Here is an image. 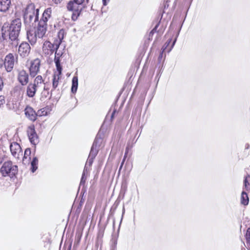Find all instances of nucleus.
<instances>
[{
	"label": "nucleus",
	"instance_id": "35",
	"mask_svg": "<svg viewBox=\"0 0 250 250\" xmlns=\"http://www.w3.org/2000/svg\"><path fill=\"white\" fill-rule=\"evenodd\" d=\"M3 86V81L1 78H0V91L2 90Z\"/></svg>",
	"mask_w": 250,
	"mask_h": 250
},
{
	"label": "nucleus",
	"instance_id": "3",
	"mask_svg": "<svg viewBox=\"0 0 250 250\" xmlns=\"http://www.w3.org/2000/svg\"><path fill=\"white\" fill-rule=\"evenodd\" d=\"M21 21L19 19L12 21L9 26L6 25L8 31L10 33V40L15 41L17 39L21 31Z\"/></svg>",
	"mask_w": 250,
	"mask_h": 250
},
{
	"label": "nucleus",
	"instance_id": "12",
	"mask_svg": "<svg viewBox=\"0 0 250 250\" xmlns=\"http://www.w3.org/2000/svg\"><path fill=\"white\" fill-rule=\"evenodd\" d=\"M37 36L39 39L42 38L45 35L47 31V24L41 23L39 21L38 25L36 28H35Z\"/></svg>",
	"mask_w": 250,
	"mask_h": 250
},
{
	"label": "nucleus",
	"instance_id": "30",
	"mask_svg": "<svg viewBox=\"0 0 250 250\" xmlns=\"http://www.w3.org/2000/svg\"><path fill=\"white\" fill-rule=\"evenodd\" d=\"M31 154V150L30 148H27L25 150L24 156L23 158V161H24L27 158V157L29 156Z\"/></svg>",
	"mask_w": 250,
	"mask_h": 250
},
{
	"label": "nucleus",
	"instance_id": "19",
	"mask_svg": "<svg viewBox=\"0 0 250 250\" xmlns=\"http://www.w3.org/2000/svg\"><path fill=\"white\" fill-rule=\"evenodd\" d=\"M11 5V0H0V11L6 12Z\"/></svg>",
	"mask_w": 250,
	"mask_h": 250
},
{
	"label": "nucleus",
	"instance_id": "4",
	"mask_svg": "<svg viewBox=\"0 0 250 250\" xmlns=\"http://www.w3.org/2000/svg\"><path fill=\"white\" fill-rule=\"evenodd\" d=\"M14 62L15 58L13 54L9 53L5 56L4 61V66L6 72H3L2 74V78L5 80H9V72H11L13 69Z\"/></svg>",
	"mask_w": 250,
	"mask_h": 250
},
{
	"label": "nucleus",
	"instance_id": "25",
	"mask_svg": "<svg viewBox=\"0 0 250 250\" xmlns=\"http://www.w3.org/2000/svg\"><path fill=\"white\" fill-rule=\"evenodd\" d=\"M43 82V80L42 79V76L41 75H38L35 78L33 84L38 88L40 86V85L42 84Z\"/></svg>",
	"mask_w": 250,
	"mask_h": 250
},
{
	"label": "nucleus",
	"instance_id": "5",
	"mask_svg": "<svg viewBox=\"0 0 250 250\" xmlns=\"http://www.w3.org/2000/svg\"><path fill=\"white\" fill-rule=\"evenodd\" d=\"M18 167L16 165H13L12 162L8 161L4 163L1 167L0 172L2 176H9L13 177L18 172Z\"/></svg>",
	"mask_w": 250,
	"mask_h": 250
},
{
	"label": "nucleus",
	"instance_id": "8",
	"mask_svg": "<svg viewBox=\"0 0 250 250\" xmlns=\"http://www.w3.org/2000/svg\"><path fill=\"white\" fill-rule=\"evenodd\" d=\"M30 64V75L31 77H34L37 75L39 71L41 65V61L39 59L36 58L31 61Z\"/></svg>",
	"mask_w": 250,
	"mask_h": 250
},
{
	"label": "nucleus",
	"instance_id": "21",
	"mask_svg": "<svg viewBox=\"0 0 250 250\" xmlns=\"http://www.w3.org/2000/svg\"><path fill=\"white\" fill-rule=\"evenodd\" d=\"M78 86V78L77 76H74L72 80L71 92L75 94L77 90Z\"/></svg>",
	"mask_w": 250,
	"mask_h": 250
},
{
	"label": "nucleus",
	"instance_id": "32",
	"mask_svg": "<svg viewBox=\"0 0 250 250\" xmlns=\"http://www.w3.org/2000/svg\"><path fill=\"white\" fill-rule=\"evenodd\" d=\"M94 158H92V157L88 156L87 160L86 161L85 167L87 168V165H89V166H91L93 163V161Z\"/></svg>",
	"mask_w": 250,
	"mask_h": 250
},
{
	"label": "nucleus",
	"instance_id": "33",
	"mask_svg": "<svg viewBox=\"0 0 250 250\" xmlns=\"http://www.w3.org/2000/svg\"><path fill=\"white\" fill-rule=\"evenodd\" d=\"M5 103V97L4 96H0V107L3 106Z\"/></svg>",
	"mask_w": 250,
	"mask_h": 250
},
{
	"label": "nucleus",
	"instance_id": "28",
	"mask_svg": "<svg viewBox=\"0 0 250 250\" xmlns=\"http://www.w3.org/2000/svg\"><path fill=\"white\" fill-rule=\"evenodd\" d=\"M245 188L247 191H250V175H247L244 181Z\"/></svg>",
	"mask_w": 250,
	"mask_h": 250
},
{
	"label": "nucleus",
	"instance_id": "43",
	"mask_svg": "<svg viewBox=\"0 0 250 250\" xmlns=\"http://www.w3.org/2000/svg\"><path fill=\"white\" fill-rule=\"evenodd\" d=\"M69 250H70V249H69Z\"/></svg>",
	"mask_w": 250,
	"mask_h": 250
},
{
	"label": "nucleus",
	"instance_id": "23",
	"mask_svg": "<svg viewBox=\"0 0 250 250\" xmlns=\"http://www.w3.org/2000/svg\"><path fill=\"white\" fill-rule=\"evenodd\" d=\"M38 159L37 157H34L31 162V170L34 172L38 168Z\"/></svg>",
	"mask_w": 250,
	"mask_h": 250
},
{
	"label": "nucleus",
	"instance_id": "18",
	"mask_svg": "<svg viewBox=\"0 0 250 250\" xmlns=\"http://www.w3.org/2000/svg\"><path fill=\"white\" fill-rule=\"evenodd\" d=\"M37 90V88L32 83H29L26 89L27 95L30 98L33 97L36 94Z\"/></svg>",
	"mask_w": 250,
	"mask_h": 250
},
{
	"label": "nucleus",
	"instance_id": "37",
	"mask_svg": "<svg viewBox=\"0 0 250 250\" xmlns=\"http://www.w3.org/2000/svg\"><path fill=\"white\" fill-rule=\"evenodd\" d=\"M126 153H127V151H126L125 153V155H126ZM125 156H124V159H123V161L122 162L121 165L120 167V170L122 168V167H123V164L124 163V162L125 161Z\"/></svg>",
	"mask_w": 250,
	"mask_h": 250
},
{
	"label": "nucleus",
	"instance_id": "17",
	"mask_svg": "<svg viewBox=\"0 0 250 250\" xmlns=\"http://www.w3.org/2000/svg\"><path fill=\"white\" fill-rule=\"evenodd\" d=\"M55 57L54 59V61L56 64V66L57 68V70L58 71H59V75L62 74V68L61 67V64H60V57L62 55V53L58 49H56L55 50Z\"/></svg>",
	"mask_w": 250,
	"mask_h": 250
},
{
	"label": "nucleus",
	"instance_id": "41",
	"mask_svg": "<svg viewBox=\"0 0 250 250\" xmlns=\"http://www.w3.org/2000/svg\"><path fill=\"white\" fill-rule=\"evenodd\" d=\"M115 111H114L112 113V115H111V118H113V116H114V114L115 113Z\"/></svg>",
	"mask_w": 250,
	"mask_h": 250
},
{
	"label": "nucleus",
	"instance_id": "9",
	"mask_svg": "<svg viewBox=\"0 0 250 250\" xmlns=\"http://www.w3.org/2000/svg\"><path fill=\"white\" fill-rule=\"evenodd\" d=\"M10 149L12 155L16 158L19 159L22 155V152L21 146L16 142H13L10 146Z\"/></svg>",
	"mask_w": 250,
	"mask_h": 250
},
{
	"label": "nucleus",
	"instance_id": "39",
	"mask_svg": "<svg viewBox=\"0 0 250 250\" xmlns=\"http://www.w3.org/2000/svg\"><path fill=\"white\" fill-rule=\"evenodd\" d=\"M43 90H44V91H47V94H49V92H48L49 88L47 87L45 84H44V86L43 87Z\"/></svg>",
	"mask_w": 250,
	"mask_h": 250
},
{
	"label": "nucleus",
	"instance_id": "24",
	"mask_svg": "<svg viewBox=\"0 0 250 250\" xmlns=\"http://www.w3.org/2000/svg\"><path fill=\"white\" fill-rule=\"evenodd\" d=\"M249 200L247 193L245 191H243L241 197V204L244 205H247L249 203Z\"/></svg>",
	"mask_w": 250,
	"mask_h": 250
},
{
	"label": "nucleus",
	"instance_id": "16",
	"mask_svg": "<svg viewBox=\"0 0 250 250\" xmlns=\"http://www.w3.org/2000/svg\"><path fill=\"white\" fill-rule=\"evenodd\" d=\"M25 114L27 118L32 121H35L37 119V113L30 106H27L25 110Z\"/></svg>",
	"mask_w": 250,
	"mask_h": 250
},
{
	"label": "nucleus",
	"instance_id": "7",
	"mask_svg": "<svg viewBox=\"0 0 250 250\" xmlns=\"http://www.w3.org/2000/svg\"><path fill=\"white\" fill-rule=\"evenodd\" d=\"M27 133L31 143L35 146L39 142V140L34 125H31L28 127Z\"/></svg>",
	"mask_w": 250,
	"mask_h": 250
},
{
	"label": "nucleus",
	"instance_id": "10",
	"mask_svg": "<svg viewBox=\"0 0 250 250\" xmlns=\"http://www.w3.org/2000/svg\"><path fill=\"white\" fill-rule=\"evenodd\" d=\"M31 50L30 45L26 42H22L19 46L18 49V53L22 58L27 57Z\"/></svg>",
	"mask_w": 250,
	"mask_h": 250
},
{
	"label": "nucleus",
	"instance_id": "34",
	"mask_svg": "<svg viewBox=\"0 0 250 250\" xmlns=\"http://www.w3.org/2000/svg\"><path fill=\"white\" fill-rule=\"evenodd\" d=\"M246 239L248 242H250V228L247 229L246 234Z\"/></svg>",
	"mask_w": 250,
	"mask_h": 250
},
{
	"label": "nucleus",
	"instance_id": "36",
	"mask_svg": "<svg viewBox=\"0 0 250 250\" xmlns=\"http://www.w3.org/2000/svg\"><path fill=\"white\" fill-rule=\"evenodd\" d=\"M158 25H156L155 27L150 32L149 36H150L151 35H153V34L154 33V32L156 31V28L157 27Z\"/></svg>",
	"mask_w": 250,
	"mask_h": 250
},
{
	"label": "nucleus",
	"instance_id": "26",
	"mask_svg": "<svg viewBox=\"0 0 250 250\" xmlns=\"http://www.w3.org/2000/svg\"><path fill=\"white\" fill-rule=\"evenodd\" d=\"M64 30L63 29L60 30L58 33V39L54 40L56 42H59V45L61 44L64 38Z\"/></svg>",
	"mask_w": 250,
	"mask_h": 250
},
{
	"label": "nucleus",
	"instance_id": "27",
	"mask_svg": "<svg viewBox=\"0 0 250 250\" xmlns=\"http://www.w3.org/2000/svg\"><path fill=\"white\" fill-rule=\"evenodd\" d=\"M59 73V71H58ZM58 73V74H55L53 76L52 86L54 89H55L58 85L59 80L60 79V76Z\"/></svg>",
	"mask_w": 250,
	"mask_h": 250
},
{
	"label": "nucleus",
	"instance_id": "40",
	"mask_svg": "<svg viewBox=\"0 0 250 250\" xmlns=\"http://www.w3.org/2000/svg\"><path fill=\"white\" fill-rule=\"evenodd\" d=\"M62 0H52L55 4L60 3Z\"/></svg>",
	"mask_w": 250,
	"mask_h": 250
},
{
	"label": "nucleus",
	"instance_id": "42",
	"mask_svg": "<svg viewBox=\"0 0 250 250\" xmlns=\"http://www.w3.org/2000/svg\"><path fill=\"white\" fill-rule=\"evenodd\" d=\"M2 162V159L0 158V164H1Z\"/></svg>",
	"mask_w": 250,
	"mask_h": 250
},
{
	"label": "nucleus",
	"instance_id": "14",
	"mask_svg": "<svg viewBox=\"0 0 250 250\" xmlns=\"http://www.w3.org/2000/svg\"><path fill=\"white\" fill-rule=\"evenodd\" d=\"M52 9L51 7H48L43 11L42 18L39 21L42 23L47 24V22L52 17Z\"/></svg>",
	"mask_w": 250,
	"mask_h": 250
},
{
	"label": "nucleus",
	"instance_id": "29",
	"mask_svg": "<svg viewBox=\"0 0 250 250\" xmlns=\"http://www.w3.org/2000/svg\"><path fill=\"white\" fill-rule=\"evenodd\" d=\"M87 168H86V167H84V170H83V173L82 177V178L81 180V182H80L81 184H83L86 179L87 176L86 175V172L87 171Z\"/></svg>",
	"mask_w": 250,
	"mask_h": 250
},
{
	"label": "nucleus",
	"instance_id": "22",
	"mask_svg": "<svg viewBox=\"0 0 250 250\" xmlns=\"http://www.w3.org/2000/svg\"><path fill=\"white\" fill-rule=\"evenodd\" d=\"M176 40H177V38H175V39H174V41L173 42L172 44L171 45L170 47L169 48H167V47H168L169 44L170 43V42H171V39H169L168 40V41L167 42H166V43L165 44V45L163 47V51H164L165 50H167V52H169L171 50L172 48L173 47V46L176 42Z\"/></svg>",
	"mask_w": 250,
	"mask_h": 250
},
{
	"label": "nucleus",
	"instance_id": "2",
	"mask_svg": "<svg viewBox=\"0 0 250 250\" xmlns=\"http://www.w3.org/2000/svg\"><path fill=\"white\" fill-rule=\"evenodd\" d=\"M88 0H71L67 5L68 11L73 12L72 19L75 21L77 20L83 9L86 7Z\"/></svg>",
	"mask_w": 250,
	"mask_h": 250
},
{
	"label": "nucleus",
	"instance_id": "31",
	"mask_svg": "<svg viewBox=\"0 0 250 250\" xmlns=\"http://www.w3.org/2000/svg\"><path fill=\"white\" fill-rule=\"evenodd\" d=\"M47 114V112L44 108H42L40 110H39L37 113V116H44Z\"/></svg>",
	"mask_w": 250,
	"mask_h": 250
},
{
	"label": "nucleus",
	"instance_id": "6",
	"mask_svg": "<svg viewBox=\"0 0 250 250\" xmlns=\"http://www.w3.org/2000/svg\"><path fill=\"white\" fill-rule=\"evenodd\" d=\"M59 42H56L54 41V42L52 43L49 41H45L42 46L43 53L46 55H51L56 49L59 48Z\"/></svg>",
	"mask_w": 250,
	"mask_h": 250
},
{
	"label": "nucleus",
	"instance_id": "11",
	"mask_svg": "<svg viewBox=\"0 0 250 250\" xmlns=\"http://www.w3.org/2000/svg\"><path fill=\"white\" fill-rule=\"evenodd\" d=\"M18 80L19 83L23 86L26 85L28 83L29 75L23 69L18 70Z\"/></svg>",
	"mask_w": 250,
	"mask_h": 250
},
{
	"label": "nucleus",
	"instance_id": "20",
	"mask_svg": "<svg viewBox=\"0 0 250 250\" xmlns=\"http://www.w3.org/2000/svg\"><path fill=\"white\" fill-rule=\"evenodd\" d=\"M8 31L6 24H4L1 29V38L2 40H6L8 38L10 39V33Z\"/></svg>",
	"mask_w": 250,
	"mask_h": 250
},
{
	"label": "nucleus",
	"instance_id": "15",
	"mask_svg": "<svg viewBox=\"0 0 250 250\" xmlns=\"http://www.w3.org/2000/svg\"><path fill=\"white\" fill-rule=\"evenodd\" d=\"M26 35L28 40L32 45L37 42L38 36L34 29L27 31Z\"/></svg>",
	"mask_w": 250,
	"mask_h": 250
},
{
	"label": "nucleus",
	"instance_id": "1",
	"mask_svg": "<svg viewBox=\"0 0 250 250\" xmlns=\"http://www.w3.org/2000/svg\"><path fill=\"white\" fill-rule=\"evenodd\" d=\"M40 7L33 3L28 4L24 11V19L25 22L28 24L34 23L39 21Z\"/></svg>",
	"mask_w": 250,
	"mask_h": 250
},
{
	"label": "nucleus",
	"instance_id": "38",
	"mask_svg": "<svg viewBox=\"0 0 250 250\" xmlns=\"http://www.w3.org/2000/svg\"><path fill=\"white\" fill-rule=\"evenodd\" d=\"M109 1V0H103V5L106 6Z\"/></svg>",
	"mask_w": 250,
	"mask_h": 250
},
{
	"label": "nucleus",
	"instance_id": "13",
	"mask_svg": "<svg viewBox=\"0 0 250 250\" xmlns=\"http://www.w3.org/2000/svg\"><path fill=\"white\" fill-rule=\"evenodd\" d=\"M101 143V139H98L96 138L95 139L94 143L92 145V146L91 147L89 156L92 157V158H95L96 157L98 153L99 147L100 146V144Z\"/></svg>",
	"mask_w": 250,
	"mask_h": 250
}]
</instances>
